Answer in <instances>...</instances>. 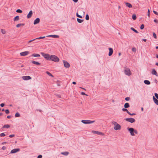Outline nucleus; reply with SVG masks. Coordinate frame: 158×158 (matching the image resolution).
I'll use <instances>...</instances> for the list:
<instances>
[{
  "label": "nucleus",
  "mask_w": 158,
  "mask_h": 158,
  "mask_svg": "<svg viewBox=\"0 0 158 158\" xmlns=\"http://www.w3.org/2000/svg\"><path fill=\"white\" fill-rule=\"evenodd\" d=\"M45 38V36H40L39 37H38V38H36L35 39H34L32 40H29V41H28V43H29L34 41H35V40H40V39H44V38Z\"/></svg>",
  "instance_id": "6e6552de"
},
{
  "label": "nucleus",
  "mask_w": 158,
  "mask_h": 158,
  "mask_svg": "<svg viewBox=\"0 0 158 158\" xmlns=\"http://www.w3.org/2000/svg\"><path fill=\"white\" fill-rule=\"evenodd\" d=\"M130 106L128 103L126 102V103L124 105V107L125 108H127L129 107Z\"/></svg>",
  "instance_id": "aec40b11"
},
{
  "label": "nucleus",
  "mask_w": 158,
  "mask_h": 158,
  "mask_svg": "<svg viewBox=\"0 0 158 158\" xmlns=\"http://www.w3.org/2000/svg\"><path fill=\"white\" fill-rule=\"evenodd\" d=\"M142 40L144 42H146L147 40L146 39H143Z\"/></svg>",
  "instance_id": "bf43d9fd"
},
{
  "label": "nucleus",
  "mask_w": 158,
  "mask_h": 158,
  "mask_svg": "<svg viewBox=\"0 0 158 158\" xmlns=\"http://www.w3.org/2000/svg\"><path fill=\"white\" fill-rule=\"evenodd\" d=\"M154 22L156 23H158V20H154Z\"/></svg>",
  "instance_id": "13d9d810"
},
{
  "label": "nucleus",
  "mask_w": 158,
  "mask_h": 158,
  "mask_svg": "<svg viewBox=\"0 0 158 158\" xmlns=\"http://www.w3.org/2000/svg\"><path fill=\"white\" fill-rule=\"evenodd\" d=\"M125 74L128 76H130L131 75V72L130 69L128 68H125L124 69Z\"/></svg>",
  "instance_id": "20e7f679"
},
{
  "label": "nucleus",
  "mask_w": 158,
  "mask_h": 158,
  "mask_svg": "<svg viewBox=\"0 0 158 158\" xmlns=\"http://www.w3.org/2000/svg\"><path fill=\"white\" fill-rule=\"evenodd\" d=\"M15 136V135L12 134V135H9V137L10 138H12V137H14Z\"/></svg>",
  "instance_id": "49530a36"
},
{
  "label": "nucleus",
  "mask_w": 158,
  "mask_h": 158,
  "mask_svg": "<svg viewBox=\"0 0 158 158\" xmlns=\"http://www.w3.org/2000/svg\"><path fill=\"white\" fill-rule=\"evenodd\" d=\"M11 117V116H7V118H10Z\"/></svg>",
  "instance_id": "6e6d98bb"
},
{
  "label": "nucleus",
  "mask_w": 158,
  "mask_h": 158,
  "mask_svg": "<svg viewBox=\"0 0 158 158\" xmlns=\"http://www.w3.org/2000/svg\"><path fill=\"white\" fill-rule=\"evenodd\" d=\"M6 136L5 134L4 133H2L0 134V137H4Z\"/></svg>",
  "instance_id": "72a5a7b5"
},
{
  "label": "nucleus",
  "mask_w": 158,
  "mask_h": 158,
  "mask_svg": "<svg viewBox=\"0 0 158 158\" xmlns=\"http://www.w3.org/2000/svg\"><path fill=\"white\" fill-rule=\"evenodd\" d=\"M84 20H77V22L80 23H82Z\"/></svg>",
  "instance_id": "864d4df0"
},
{
  "label": "nucleus",
  "mask_w": 158,
  "mask_h": 158,
  "mask_svg": "<svg viewBox=\"0 0 158 158\" xmlns=\"http://www.w3.org/2000/svg\"><path fill=\"white\" fill-rule=\"evenodd\" d=\"M6 143V142H3L2 143V144H4Z\"/></svg>",
  "instance_id": "69168bd1"
},
{
  "label": "nucleus",
  "mask_w": 158,
  "mask_h": 158,
  "mask_svg": "<svg viewBox=\"0 0 158 158\" xmlns=\"http://www.w3.org/2000/svg\"><path fill=\"white\" fill-rule=\"evenodd\" d=\"M20 149L18 148H15L11 150L10 153L13 154L16 153L20 151Z\"/></svg>",
  "instance_id": "1a4fd4ad"
},
{
  "label": "nucleus",
  "mask_w": 158,
  "mask_h": 158,
  "mask_svg": "<svg viewBox=\"0 0 158 158\" xmlns=\"http://www.w3.org/2000/svg\"><path fill=\"white\" fill-rule=\"evenodd\" d=\"M153 99L155 103L157 105H158V100L155 98L154 96L153 97Z\"/></svg>",
  "instance_id": "f3484780"
},
{
  "label": "nucleus",
  "mask_w": 158,
  "mask_h": 158,
  "mask_svg": "<svg viewBox=\"0 0 158 158\" xmlns=\"http://www.w3.org/2000/svg\"><path fill=\"white\" fill-rule=\"evenodd\" d=\"M19 16H17L14 18V20H19Z\"/></svg>",
  "instance_id": "c9c22d12"
},
{
  "label": "nucleus",
  "mask_w": 158,
  "mask_h": 158,
  "mask_svg": "<svg viewBox=\"0 0 158 158\" xmlns=\"http://www.w3.org/2000/svg\"><path fill=\"white\" fill-rule=\"evenodd\" d=\"M130 99V98L129 97H127L125 98V100L126 101H129Z\"/></svg>",
  "instance_id": "c03bdc74"
},
{
  "label": "nucleus",
  "mask_w": 158,
  "mask_h": 158,
  "mask_svg": "<svg viewBox=\"0 0 158 158\" xmlns=\"http://www.w3.org/2000/svg\"><path fill=\"white\" fill-rule=\"evenodd\" d=\"M132 51L133 52H136V49L135 48H133L132 49Z\"/></svg>",
  "instance_id": "37998d69"
},
{
  "label": "nucleus",
  "mask_w": 158,
  "mask_h": 158,
  "mask_svg": "<svg viewBox=\"0 0 158 158\" xmlns=\"http://www.w3.org/2000/svg\"><path fill=\"white\" fill-rule=\"evenodd\" d=\"M40 54L44 57L46 60L50 61L52 60L55 62H58L60 59L59 58L56 56L54 55H50L48 53H45L44 52H41Z\"/></svg>",
  "instance_id": "f257e3e1"
},
{
  "label": "nucleus",
  "mask_w": 158,
  "mask_h": 158,
  "mask_svg": "<svg viewBox=\"0 0 158 158\" xmlns=\"http://www.w3.org/2000/svg\"><path fill=\"white\" fill-rule=\"evenodd\" d=\"M10 127V126L9 124H6L3 127V128H9Z\"/></svg>",
  "instance_id": "c85d7f7f"
},
{
  "label": "nucleus",
  "mask_w": 158,
  "mask_h": 158,
  "mask_svg": "<svg viewBox=\"0 0 158 158\" xmlns=\"http://www.w3.org/2000/svg\"><path fill=\"white\" fill-rule=\"evenodd\" d=\"M150 15V10L149 9H148V16H149Z\"/></svg>",
  "instance_id": "603ef678"
},
{
  "label": "nucleus",
  "mask_w": 158,
  "mask_h": 158,
  "mask_svg": "<svg viewBox=\"0 0 158 158\" xmlns=\"http://www.w3.org/2000/svg\"><path fill=\"white\" fill-rule=\"evenodd\" d=\"M42 156L41 155H40L37 156V158H42Z\"/></svg>",
  "instance_id": "3c124183"
},
{
  "label": "nucleus",
  "mask_w": 158,
  "mask_h": 158,
  "mask_svg": "<svg viewBox=\"0 0 158 158\" xmlns=\"http://www.w3.org/2000/svg\"><path fill=\"white\" fill-rule=\"evenodd\" d=\"M121 55V53L120 52L118 53V56H120Z\"/></svg>",
  "instance_id": "338daca9"
},
{
  "label": "nucleus",
  "mask_w": 158,
  "mask_h": 158,
  "mask_svg": "<svg viewBox=\"0 0 158 158\" xmlns=\"http://www.w3.org/2000/svg\"><path fill=\"white\" fill-rule=\"evenodd\" d=\"M127 129L129 131L131 135L132 136H134L135 135L134 133H135L136 134L138 133V131H137L135 130L133 128L128 127Z\"/></svg>",
  "instance_id": "f03ea898"
},
{
  "label": "nucleus",
  "mask_w": 158,
  "mask_h": 158,
  "mask_svg": "<svg viewBox=\"0 0 158 158\" xmlns=\"http://www.w3.org/2000/svg\"><path fill=\"white\" fill-rule=\"evenodd\" d=\"M46 73L49 76L52 77H54V76L51 73H50L49 72L46 71Z\"/></svg>",
  "instance_id": "393cba45"
},
{
  "label": "nucleus",
  "mask_w": 158,
  "mask_h": 158,
  "mask_svg": "<svg viewBox=\"0 0 158 158\" xmlns=\"http://www.w3.org/2000/svg\"><path fill=\"white\" fill-rule=\"evenodd\" d=\"M125 4L129 8H131L132 7L131 4L129 2H125Z\"/></svg>",
  "instance_id": "6ab92c4d"
},
{
  "label": "nucleus",
  "mask_w": 158,
  "mask_h": 158,
  "mask_svg": "<svg viewBox=\"0 0 158 158\" xmlns=\"http://www.w3.org/2000/svg\"><path fill=\"white\" fill-rule=\"evenodd\" d=\"M152 74L154 75H156V76H158V74H157V73L156 71L154 69H152Z\"/></svg>",
  "instance_id": "2eb2a0df"
},
{
  "label": "nucleus",
  "mask_w": 158,
  "mask_h": 158,
  "mask_svg": "<svg viewBox=\"0 0 158 158\" xmlns=\"http://www.w3.org/2000/svg\"><path fill=\"white\" fill-rule=\"evenodd\" d=\"M1 32L3 34H5L6 33V31L4 29H1Z\"/></svg>",
  "instance_id": "ea45409f"
},
{
  "label": "nucleus",
  "mask_w": 158,
  "mask_h": 158,
  "mask_svg": "<svg viewBox=\"0 0 158 158\" xmlns=\"http://www.w3.org/2000/svg\"><path fill=\"white\" fill-rule=\"evenodd\" d=\"M141 110L142 111H143V107H141Z\"/></svg>",
  "instance_id": "e2e57ef3"
},
{
  "label": "nucleus",
  "mask_w": 158,
  "mask_h": 158,
  "mask_svg": "<svg viewBox=\"0 0 158 158\" xmlns=\"http://www.w3.org/2000/svg\"><path fill=\"white\" fill-rule=\"evenodd\" d=\"M81 122L85 124H91L94 123L95 122V120L91 121L90 120H82L81 121Z\"/></svg>",
  "instance_id": "39448f33"
},
{
  "label": "nucleus",
  "mask_w": 158,
  "mask_h": 158,
  "mask_svg": "<svg viewBox=\"0 0 158 158\" xmlns=\"http://www.w3.org/2000/svg\"><path fill=\"white\" fill-rule=\"evenodd\" d=\"M16 12H17V13H22V11L20 9H17V10H16Z\"/></svg>",
  "instance_id": "473e14b6"
},
{
  "label": "nucleus",
  "mask_w": 158,
  "mask_h": 158,
  "mask_svg": "<svg viewBox=\"0 0 158 158\" xmlns=\"http://www.w3.org/2000/svg\"><path fill=\"white\" fill-rule=\"evenodd\" d=\"M74 2H77L78 1V0H72Z\"/></svg>",
  "instance_id": "4d7b16f0"
},
{
  "label": "nucleus",
  "mask_w": 158,
  "mask_h": 158,
  "mask_svg": "<svg viewBox=\"0 0 158 158\" xmlns=\"http://www.w3.org/2000/svg\"><path fill=\"white\" fill-rule=\"evenodd\" d=\"M144 83L146 85H149L151 84L150 82L148 80H145L144 81Z\"/></svg>",
  "instance_id": "412c9836"
},
{
  "label": "nucleus",
  "mask_w": 158,
  "mask_h": 158,
  "mask_svg": "<svg viewBox=\"0 0 158 158\" xmlns=\"http://www.w3.org/2000/svg\"><path fill=\"white\" fill-rule=\"evenodd\" d=\"M69 154V152H61V154L65 156H67Z\"/></svg>",
  "instance_id": "4be33fe9"
},
{
  "label": "nucleus",
  "mask_w": 158,
  "mask_h": 158,
  "mask_svg": "<svg viewBox=\"0 0 158 158\" xmlns=\"http://www.w3.org/2000/svg\"><path fill=\"white\" fill-rule=\"evenodd\" d=\"M131 29L132 31H133L134 32H135V33H139L138 31L137 30H135V28H134L133 27H131Z\"/></svg>",
  "instance_id": "b1692460"
},
{
  "label": "nucleus",
  "mask_w": 158,
  "mask_h": 158,
  "mask_svg": "<svg viewBox=\"0 0 158 158\" xmlns=\"http://www.w3.org/2000/svg\"><path fill=\"white\" fill-rule=\"evenodd\" d=\"M63 62L64 66L66 68H69L70 67V65L67 61L65 60H63Z\"/></svg>",
  "instance_id": "423d86ee"
},
{
  "label": "nucleus",
  "mask_w": 158,
  "mask_h": 158,
  "mask_svg": "<svg viewBox=\"0 0 158 158\" xmlns=\"http://www.w3.org/2000/svg\"><path fill=\"white\" fill-rule=\"evenodd\" d=\"M81 94L82 95H85V96H87V95L86 94H85L84 92H82L81 93Z\"/></svg>",
  "instance_id": "de8ad7c7"
},
{
  "label": "nucleus",
  "mask_w": 158,
  "mask_h": 158,
  "mask_svg": "<svg viewBox=\"0 0 158 158\" xmlns=\"http://www.w3.org/2000/svg\"><path fill=\"white\" fill-rule=\"evenodd\" d=\"M144 25L143 24H142L140 27V29H141V30H142L144 28Z\"/></svg>",
  "instance_id": "f704fd0d"
},
{
  "label": "nucleus",
  "mask_w": 158,
  "mask_h": 158,
  "mask_svg": "<svg viewBox=\"0 0 158 158\" xmlns=\"http://www.w3.org/2000/svg\"><path fill=\"white\" fill-rule=\"evenodd\" d=\"M112 124L114 125V129L115 130H120L121 129V126L118 124L116 122L113 121L112 123Z\"/></svg>",
  "instance_id": "7ed1b4c3"
},
{
  "label": "nucleus",
  "mask_w": 158,
  "mask_h": 158,
  "mask_svg": "<svg viewBox=\"0 0 158 158\" xmlns=\"http://www.w3.org/2000/svg\"><path fill=\"white\" fill-rule=\"evenodd\" d=\"M122 110L123 111H126L127 112V114H128V113H129V111H128V110L127 109V108H123L122 109Z\"/></svg>",
  "instance_id": "cd10ccee"
},
{
  "label": "nucleus",
  "mask_w": 158,
  "mask_h": 158,
  "mask_svg": "<svg viewBox=\"0 0 158 158\" xmlns=\"http://www.w3.org/2000/svg\"><path fill=\"white\" fill-rule=\"evenodd\" d=\"M40 20H34V25L36 24L39 23Z\"/></svg>",
  "instance_id": "7c9ffc66"
},
{
  "label": "nucleus",
  "mask_w": 158,
  "mask_h": 158,
  "mask_svg": "<svg viewBox=\"0 0 158 158\" xmlns=\"http://www.w3.org/2000/svg\"><path fill=\"white\" fill-rule=\"evenodd\" d=\"M93 132L94 133L96 134L97 135H104V133H103L101 132L98 131H94Z\"/></svg>",
  "instance_id": "dca6fc26"
},
{
  "label": "nucleus",
  "mask_w": 158,
  "mask_h": 158,
  "mask_svg": "<svg viewBox=\"0 0 158 158\" xmlns=\"http://www.w3.org/2000/svg\"><path fill=\"white\" fill-rule=\"evenodd\" d=\"M33 14V12L32 10H30L29 13L27 15V19H30L31 17Z\"/></svg>",
  "instance_id": "4468645a"
},
{
  "label": "nucleus",
  "mask_w": 158,
  "mask_h": 158,
  "mask_svg": "<svg viewBox=\"0 0 158 158\" xmlns=\"http://www.w3.org/2000/svg\"><path fill=\"white\" fill-rule=\"evenodd\" d=\"M47 37H51L53 38H59V36L58 35H48Z\"/></svg>",
  "instance_id": "ddd939ff"
},
{
  "label": "nucleus",
  "mask_w": 158,
  "mask_h": 158,
  "mask_svg": "<svg viewBox=\"0 0 158 158\" xmlns=\"http://www.w3.org/2000/svg\"><path fill=\"white\" fill-rule=\"evenodd\" d=\"M76 15L77 17L80 18L82 19L83 18L82 16L81 15H78L77 13H76Z\"/></svg>",
  "instance_id": "2f4dec72"
},
{
  "label": "nucleus",
  "mask_w": 158,
  "mask_h": 158,
  "mask_svg": "<svg viewBox=\"0 0 158 158\" xmlns=\"http://www.w3.org/2000/svg\"><path fill=\"white\" fill-rule=\"evenodd\" d=\"M153 37L155 39H156L157 38V36H156V33L155 32H153Z\"/></svg>",
  "instance_id": "58836bf2"
},
{
  "label": "nucleus",
  "mask_w": 158,
  "mask_h": 158,
  "mask_svg": "<svg viewBox=\"0 0 158 158\" xmlns=\"http://www.w3.org/2000/svg\"><path fill=\"white\" fill-rule=\"evenodd\" d=\"M6 147L5 146H3L2 147V149L3 150H5L6 149Z\"/></svg>",
  "instance_id": "09e8293b"
},
{
  "label": "nucleus",
  "mask_w": 158,
  "mask_h": 158,
  "mask_svg": "<svg viewBox=\"0 0 158 158\" xmlns=\"http://www.w3.org/2000/svg\"><path fill=\"white\" fill-rule=\"evenodd\" d=\"M0 106L1 107H3L4 106L5 104L4 103H2L1 104Z\"/></svg>",
  "instance_id": "8fccbe9b"
},
{
  "label": "nucleus",
  "mask_w": 158,
  "mask_h": 158,
  "mask_svg": "<svg viewBox=\"0 0 158 158\" xmlns=\"http://www.w3.org/2000/svg\"><path fill=\"white\" fill-rule=\"evenodd\" d=\"M31 63L37 65H40L41 64L40 63L34 60H32L31 61Z\"/></svg>",
  "instance_id": "a211bd4d"
},
{
  "label": "nucleus",
  "mask_w": 158,
  "mask_h": 158,
  "mask_svg": "<svg viewBox=\"0 0 158 158\" xmlns=\"http://www.w3.org/2000/svg\"><path fill=\"white\" fill-rule=\"evenodd\" d=\"M85 19H86V20H89V15L88 14H87L86 15Z\"/></svg>",
  "instance_id": "e433bc0d"
},
{
  "label": "nucleus",
  "mask_w": 158,
  "mask_h": 158,
  "mask_svg": "<svg viewBox=\"0 0 158 158\" xmlns=\"http://www.w3.org/2000/svg\"><path fill=\"white\" fill-rule=\"evenodd\" d=\"M132 18L133 20H135L136 19V15L133 14L132 16Z\"/></svg>",
  "instance_id": "bb28decb"
},
{
  "label": "nucleus",
  "mask_w": 158,
  "mask_h": 158,
  "mask_svg": "<svg viewBox=\"0 0 158 158\" xmlns=\"http://www.w3.org/2000/svg\"><path fill=\"white\" fill-rule=\"evenodd\" d=\"M56 96L57 97H58L59 98H61V96L60 94H57Z\"/></svg>",
  "instance_id": "5fc2aeb1"
},
{
  "label": "nucleus",
  "mask_w": 158,
  "mask_h": 158,
  "mask_svg": "<svg viewBox=\"0 0 158 158\" xmlns=\"http://www.w3.org/2000/svg\"><path fill=\"white\" fill-rule=\"evenodd\" d=\"M15 117H19L20 116V114H19V113L18 112H17V113H16L15 114Z\"/></svg>",
  "instance_id": "c756f323"
},
{
  "label": "nucleus",
  "mask_w": 158,
  "mask_h": 158,
  "mask_svg": "<svg viewBox=\"0 0 158 158\" xmlns=\"http://www.w3.org/2000/svg\"><path fill=\"white\" fill-rule=\"evenodd\" d=\"M22 79L24 80H28L31 79V77L30 76H23L22 77Z\"/></svg>",
  "instance_id": "9d476101"
},
{
  "label": "nucleus",
  "mask_w": 158,
  "mask_h": 158,
  "mask_svg": "<svg viewBox=\"0 0 158 158\" xmlns=\"http://www.w3.org/2000/svg\"><path fill=\"white\" fill-rule=\"evenodd\" d=\"M5 111L6 114H8L10 113V111L8 109H6Z\"/></svg>",
  "instance_id": "4c0bfd02"
},
{
  "label": "nucleus",
  "mask_w": 158,
  "mask_h": 158,
  "mask_svg": "<svg viewBox=\"0 0 158 158\" xmlns=\"http://www.w3.org/2000/svg\"><path fill=\"white\" fill-rule=\"evenodd\" d=\"M24 25V24H23V23H19V24H17L16 25V27H20L21 26H23Z\"/></svg>",
  "instance_id": "a878e982"
},
{
  "label": "nucleus",
  "mask_w": 158,
  "mask_h": 158,
  "mask_svg": "<svg viewBox=\"0 0 158 158\" xmlns=\"http://www.w3.org/2000/svg\"><path fill=\"white\" fill-rule=\"evenodd\" d=\"M129 115H136V114L135 113H133L132 114L131 113L129 112L128 113V114Z\"/></svg>",
  "instance_id": "79ce46f5"
},
{
  "label": "nucleus",
  "mask_w": 158,
  "mask_h": 158,
  "mask_svg": "<svg viewBox=\"0 0 158 158\" xmlns=\"http://www.w3.org/2000/svg\"><path fill=\"white\" fill-rule=\"evenodd\" d=\"M153 12L155 15H158V12H157L156 11L153 10Z\"/></svg>",
  "instance_id": "a18cd8bd"
},
{
  "label": "nucleus",
  "mask_w": 158,
  "mask_h": 158,
  "mask_svg": "<svg viewBox=\"0 0 158 158\" xmlns=\"http://www.w3.org/2000/svg\"><path fill=\"white\" fill-rule=\"evenodd\" d=\"M3 113H0V116H1L2 115Z\"/></svg>",
  "instance_id": "0e129e2a"
},
{
  "label": "nucleus",
  "mask_w": 158,
  "mask_h": 158,
  "mask_svg": "<svg viewBox=\"0 0 158 158\" xmlns=\"http://www.w3.org/2000/svg\"><path fill=\"white\" fill-rule=\"evenodd\" d=\"M156 65L157 66H158V63L157 62H156Z\"/></svg>",
  "instance_id": "774afa93"
},
{
  "label": "nucleus",
  "mask_w": 158,
  "mask_h": 158,
  "mask_svg": "<svg viewBox=\"0 0 158 158\" xmlns=\"http://www.w3.org/2000/svg\"><path fill=\"white\" fill-rule=\"evenodd\" d=\"M34 56V57H40V55L38 54H35L34 53L31 56Z\"/></svg>",
  "instance_id": "5701e85b"
},
{
  "label": "nucleus",
  "mask_w": 158,
  "mask_h": 158,
  "mask_svg": "<svg viewBox=\"0 0 158 158\" xmlns=\"http://www.w3.org/2000/svg\"><path fill=\"white\" fill-rule=\"evenodd\" d=\"M126 121L130 122L131 123H133L135 122V120L133 118H125Z\"/></svg>",
  "instance_id": "0eeeda50"
},
{
  "label": "nucleus",
  "mask_w": 158,
  "mask_h": 158,
  "mask_svg": "<svg viewBox=\"0 0 158 158\" xmlns=\"http://www.w3.org/2000/svg\"><path fill=\"white\" fill-rule=\"evenodd\" d=\"M29 51H25L21 52L20 55L22 56H25L29 54Z\"/></svg>",
  "instance_id": "9b49d317"
},
{
  "label": "nucleus",
  "mask_w": 158,
  "mask_h": 158,
  "mask_svg": "<svg viewBox=\"0 0 158 158\" xmlns=\"http://www.w3.org/2000/svg\"><path fill=\"white\" fill-rule=\"evenodd\" d=\"M156 58H158V54H156Z\"/></svg>",
  "instance_id": "680f3d73"
},
{
  "label": "nucleus",
  "mask_w": 158,
  "mask_h": 158,
  "mask_svg": "<svg viewBox=\"0 0 158 158\" xmlns=\"http://www.w3.org/2000/svg\"><path fill=\"white\" fill-rule=\"evenodd\" d=\"M108 49H109V53L108 54V55L109 56H110L112 55V54L113 53V48H109Z\"/></svg>",
  "instance_id": "f8f14e48"
},
{
  "label": "nucleus",
  "mask_w": 158,
  "mask_h": 158,
  "mask_svg": "<svg viewBox=\"0 0 158 158\" xmlns=\"http://www.w3.org/2000/svg\"><path fill=\"white\" fill-rule=\"evenodd\" d=\"M155 96L158 100V94L156 93H155L154 94Z\"/></svg>",
  "instance_id": "a19ab883"
},
{
  "label": "nucleus",
  "mask_w": 158,
  "mask_h": 158,
  "mask_svg": "<svg viewBox=\"0 0 158 158\" xmlns=\"http://www.w3.org/2000/svg\"><path fill=\"white\" fill-rule=\"evenodd\" d=\"M72 83H73V84H74V85H76V83L75 81H73L72 82Z\"/></svg>",
  "instance_id": "052dcab7"
}]
</instances>
